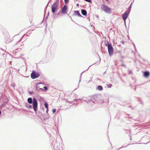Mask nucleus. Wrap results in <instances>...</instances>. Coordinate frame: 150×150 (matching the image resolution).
I'll list each match as a JSON object with an SVG mask.
<instances>
[{
	"label": "nucleus",
	"mask_w": 150,
	"mask_h": 150,
	"mask_svg": "<svg viewBox=\"0 0 150 150\" xmlns=\"http://www.w3.org/2000/svg\"><path fill=\"white\" fill-rule=\"evenodd\" d=\"M81 12L83 15L84 16L87 15V12L86 10L84 9L81 10Z\"/></svg>",
	"instance_id": "nucleus-9"
},
{
	"label": "nucleus",
	"mask_w": 150,
	"mask_h": 150,
	"mask_svg": "<svg viewBox=\"0 0 150 150\" xmlns=\"http://www.w3.org/2000/svg\"><path fill=\"white\" fill-rule=\"evenodd\" d=\"M0 49L2 50V51H3V52H6V51L4 50H3V49H2V48H0Z\"/></svg>",
	"instance_id": "nucleus-30"
},
{
	"label": "nucleus",
	"mask_w": 150,
	"mask_h": 150,
	"mask_svg": "<svg viewBox=\"0 0 150 150\" xmlns=\"http://www.w3.org/2000/svg\"><path fill=\"white\" fill-rule=\"evenodd\" d=\"M16 85V84L13 83H12L11 84V86L14 88H15V86Z\"/></svg>",
	"instance_id": "nucleus-19"
},
{
	"label": "nucleus",
	"mask_w": 150,
	"mask_h": 150,
	"mask_svg": "<svg viewBox=\"0 0 150 150\" xmlns=\"http://www.w3.org/2000/svg\"><path fill=\"white\" fill-rule=\"evenodd\" d=\"M74 12L75 13H76V14L78 16H79V17H83V16H82L80 13L79 12V11H74Z\"/></svg>",
	"instance_id": "nucleus-13"
},
{
	"label": "nucleus",
	"mask_w": 150,
	"mask_h": 150,
	"mask_svg": "<svg viewBox=\"0 0 150 150\" xmlns=\"http://www.w3.org/2000/svg\"><path fill=\"white\" fill-rule=\"evenodd\" d=\"M88 69H87L86 70H88Z\"/></svg>",
	"instance_id": "nucleus-44"
},
{
	"label": "nucleus",
	"mask_w": 150,
	"mask_h": 150,
	"mask_svg": "<svg viewBox=\"0 0 150 150\" xmlns=\"http://www.w3.org/2000/svg\"><path fill=\"white\" fill-rule=\"evenodd\" d=\"M76 6H77V7H78V6H79V4H78H78H76Z\"/></svg>",
	"instance_id": "nucleus-34"
},
{
	"label": "nucleus",
	"mask_w": 150,
	"mask_h": 150,
	"mask_svg": "<svg viewBox=\"0 0 150 150\" xmlns=\"http://www.w3.org/2000/svg\"><path fill=\"white\" fill-rule=\"evenodd\" d=\"M38 84H41V83H39Z\"/></svg>",
	"instance_id": "nucleus-42"
},
{
	"label": "nucleus",
	"mask_w": 150,
	"mask_h": 150,
	"mask_svg": "<svg viewBox=\"0 0 150 150\" xmlns=\"http://www.w3.org/2000/svg\"><path fill=\"white\" fill-rule=\"evenodd\" d=\"M129 13L126 11L122 15V19L124 21L125 24L126 23V20L128 16V15Z\"/></svg>",
	"instance_id": "nucleus-7"
},
{
	"label": "nucleus",
	"mask_w": 150,
	"mask_h": 150,
	"mask_svg": "<svg viewBox=\"0 0 150 150\" xmlns=\"http://www.w3.org/2000/svg\"><path fill=\"white\" fill-rule=\"evenodd\" d=\"M92 80V77H91L90 78V80L89 81L88 83L90 82Z\"/></svg>",
	"instance_id": "nucleus-29"
},
{
	"label": "nucleus",
	"mask_w": 150,
	"mask_h": 150,
	"mask_svg": "<svg viewBox=\"0 0 150 150\" xmlns=\"http://www.w3.org/2000/svg\"><path fill=\"white\" fill-rule=\"evenodd\" d=\"M132 3H131L130 6H129L128 8V10L127 11L129 13H130L131 9V7H132Z\"/></svg>",
	"instance_id": "nucleus-16"
},
{
	"label": "nucleus",
	"mask_w": 150,
	"mask_h": 150,
	"mask_svg": "<svg viewBox=\"0 0 150 150\" xmlns=\"http://www.w3.org/2000/svg\"><path fill=\"white\" fill-rule=\"evenodd\" d=\"M62 13L63 14H66L67 13V7L66 5H64L63 7L61 8Z\"/></svg>",
	"instance_id": "nucleus-8"
},
{
	"label": "nucleus",
	"mask_w": 150,
	"mask_h": 150,
	"mask_svg": "<svg viewBox=\"0 0 150 150\" xmlns=\"http://www.w3.org/2000/svg\"><path fill=\"white\" fill-rule=\"evenodd\" d=\"M82 100H83V101H84L86 102H87V103H88V104H90V103L89 102H88V101L90 100L89 99H88L87 98H83Z\"/></svg>",
	"instance_id": "nucleus-14"
},
{
	"label": "nucleus",
	"mask_w": 150,
	"mask_h": 150,
	"mask_svg": "<svg viewBox=\"0 0 150 150\" xmlns=\"http://www.w3.org/2000/svg\"><path fill=\"white\" fill-rule=\"evenodd\" d=\"M134 47H135V44H134Z\"/></svg>",
	"instance_id": "nucleus-38"
},
{
	"label": "nucleus",
	"mask_w": 150,
	"mask_h": 150,
	"mask_svg": "<svg viewBox=\"0 0 150 150\" xmlns=\"http://www.w3.org/2000/svg\"><path fill=\"white\" fill-rule=\"evenodd\" d=\"M105 45H106V46H107V43H106V44H105Z\"/></svg>",
	"instance_id": "nucleus-39"
},
{
	"label": "nucleus",
	"mask_w": 150,
	"mask_h": 150,
	"mask_svg": "<svg viewBox=\"0 0 150 150\" xmlns=\"http://www.w3.org/2000/svg\"><path fill=\"white\" fill-rule=\"evenodd\" d=\"M21 45H22V44H21Z\"/></svg>",
	"instance_id": "nucleus-45"
},
{
	"label": "nucleus",
	"mask_w": 150,
	"mask_h": 150,
	"mask_svg": "<svg viewBox=\"0 0 150 150\" xmlns=\"http://www.w3.org/2000/svg\"><path fill=\"white\" fill-rule=\"evenodd\" d=\"M81 78H80V80L79 81V83H80V82L81 81Z\"/></svg>",
	"instance_id": "nucleus-37"
},
{
	"label": "nucleus",
	"mask_w": 150,
	"mask_h": 150,
	"mask_svg": "<svg viewBox=\"0 0 150 150\" xmlns=\"http://www.w3.org/2000/svg\"><path fill=\"white\" fill-rule=\"evenodd\" d=\"M34 93V92L33 91H29V93L30 94H32L33 93Z\"/></svg>",
	"instance_id": "nucleus-24"
},
{
	"label": "nucleus",
	"mask_w": 150,
	"mask_h": 150,
	"mask_svg": "<svg viewBox=\"0 0 150 150\" xmlns=\"http://www.w3.org/2000/svg\"><path fill=\"white\" fill-rule=\"evenodd\" d=\"M25 106L28 108L29 109H32V106L29 104H28L27 103L25 104Z\"/></svg>",
	"instance_id": "nucleus-11"
},
{
	"label": "nucleus",
	"mask_w": 150,
	"mask_h": 150,
	"mask_svg": "<svg viewBox=\"0 0 150 150\" xmlns=\"http://www.w3.org/2000/svg\"><path fill=\"white\" fill-rule=\"evenodd\" d=\"M44 106L46 109L48 108V105L46 102H45Z\"/></svg>",
	"instance_id": "nucleus-17"
},
{
	"label": "nucleus",
	"mask_w": 150,
	"mask_h": 150,
	"mask_svg": "<svg viewBox=\"0 0 150 150\" xmlns=\"http://www.w3.org/2000/svg\"><path fill=\"white\" fill-rule=\"evenodd\" d=\"M60 12H61L60 11H59V13L57 14V16H59L60 14Z\"/></svg>",
	"instance_id": "nucleus-32"
},
{
	"label": "nucleus",
	"mask_w": 150,
	"mask_h": 150,
	"mask_svg": "<svg viewBox=\"0 0 150 150\" xmlns=\"http://www.w3.org/2000/svg\"><path fill=\"white\" fill-rule=\"evenodd\" d=\"M73 101H74V100H73L72 101H69V102L71 103H73Z\"/></svg>",
	"instance_id": "nucleus-33"
},
{
	"label": "nucleus",
	"mask_w": 150,
	"mask_h": 150,
	"mask_svg": "<svg viewBox=\"0 0 150 150\" xmlns=\"http://www.w3.org/2000/svg\"><path fill=\"white\" fill-rule=\"evenodd\" d=\"M49 12H48V15H49Z\"/></svg>",
	"instance_id": "nucleus-40"
},
{
	"label": "nucleus",
	"mask_w": 150,
	"mask_h": 150,
	"mask_svg": "<svg viewBox=\"0 0 150 150\" xmlns=\"http://www.w3.org/2000/svg\"><path fill=\"white\" fill-rule=\"evenodd\" d=\"M47 18V16L46 18Z\"/></svg>",
	"instance_id": "nucleus-41"
},
{
	"label": "nucleus",
	"mask_w": 150,
	"mask_h": 150,
	"mask_svg": "<svg viewBox=\"0 0 150 150\" xmlns=\"http://www.w3.org/2000/svg\"><path fill=\"white\" fill-rule=\"evenodd\" d=\"M59 0H56L55 2L52 5V12L54 13L57 8Z\"/></svg>",
	"instance_id": "nucleus-2"
},
{
	"label": "nucleus",
	"mask_w": 150,
	"mask_h": 150,
	"mask_svg": "<svg viewBox=\"0 0 150 150\" xmlns=\"http://www.w3.org/2000/svg\"><path fill=\"white\" fill-rule=\"evenodd\" d=\"M56 111V110L55 109H53L52 110V112L53 114Z\"/></svg>",
	"instance_id": "nucleus-20"
},
{
	"label": "nucleus",
	"mask_w": 150,
	"mask_h": 150,
	"mask_svg": "<svg viewBox=\"0 0 150 150\" xmlns=\"http://www.w3.org/2000/svg\"><path fill=\"white\" fill-rule=\"evenodd\" d=\"M22 37L21 39H20L18 41V42H17L16 43V44L18 43V42H20L22 40Z\"/></svg>",
	"instance_id": "nucleus-27"
},
{
	"label": "nucleus",
	"mask_w": 150,
	"mask_h": 150,
	"mask_svg": "<svg viewBox=\"0 0 150 150\" xmlns=\"http://www.w3.org/2000/svg\"><path fill=\"white\" fill-rule=\"evenodd\" d=\"M74 100H75L76 101H77L78 100H80V101H81V99H74Z\"/></svg>",
	"instance_id": "nucleus-21"
},
{
	"label": "nucleus",
	"mask_w": 150,
	"mask_h": 150,
	"mask_svg": "<svg viewBox=\"0 0 150 150\" xmlns=\"http://www.w3.org/2000/svg\"><path fill=\"white\" fill-rule=\"evenodd\" d=\"M84 71H83L81 73V75H80V77L81 78V76H82V74L84 72Z\"/></svg>",
	"instance_id": "nucleus-36"
},
{
	"label": "nucleus",
	"mask_w": 150,
	"mask_h": 150,
	"mask_svg": "<svg viewBox=\"0 0 150 150\" xmlns=\"http://www.w3.org/2000/svg\"><path fill=\"white\" fill-rule=\"evenodd\" d=\"M36 90L38 91H42L44 90L42 88H39L38 87L36 86Z\"/></svg>",
	"instance_id": "nucleus-15"
},
{
	"label": "nucleus",
	"mask_w": 150,
	"mask_h": 150,
	"mask_svg": "<svg viewBox=\"0 0 150 150\" xmlns=\"http://www.w3.org/2000/svg\"><path fill=\"white\" fill-rule=\"evenodd\" d=\"M128 145L127 146H122V147H120V148H118L117 150H119L120 149H121L122 148H125V147H127Z\"/></svg>",
	"instance_id": "nucleus-23"
},
{
	"label": "nucleus",
	"mask_w": 150,
	"mask_h": 150,
	"mask_svg": "<svg viewBox=\"0 0 150 150\" xmlns=\"http://www.w3.org/2000/svg\"><path fill=\"white\" fill-rule=\"evenodd\" d=\"M98 100V98L96 96H94L91 97L90 100L88 101V102L90 103V105H93L96 103L97 102Z\"/></svg>",
	"instance_id": "nucleus-4"
},
{
	"label": "nucleus",
	"mask_w": 150,
	"mask_h": 150,
	"mask_svg": "<svg viewBox=\"0 0 150 150\" xmlns=\"http://www.w3.org/2000/svg\"><path fill=\"white\" fill-rule=\"evenodd\" d=\"M84 1L88 2L91 3L92 2V1L91 0H84Z\"/></svg>",
	"instance_id": "nucleus-22"
},
{
	"label": "nucleus",
	"mask_w": 150,
	"mask_h": 150,
	"mask_svg": "<svg viewBox=\"0 0 150 150\" xmlns=\"http://www.w3.org/2000/svg\"><path fill=\"white\" fill-rule=\"evenodd\" d=\"M29 104L33 103V109L35 112L37 111L38 110V103L37 99L34 98L33 100L31 98H29L27 100Z\"/></svg>",
	"instance_id": "nucleus-1"
},
{
	"label": "nucleus",
	"mask_w": 150,
	"mask_h": 150,
	"mask_svg": "<svg viewBox=\"0 0 150 150\" xmlns=\"http://www.w3.org/2000/svg\"><path fill=\"white\" fill-rule=\"evenodd\" d=\"M43 88L45 90V91H46L47 89V86H45L43 87Z\"/></svg>",
	"instance_id": "nucleus-26"
},
{
	"label": "nucleus",
	"mask_w": 150,
	"mask_h": 150,
	"mask_svg": "<svg viewBox=\"0 0 150 150\" xmlns=\"http://www.w3.org/2000/svg\"><path fill=\"white\" fill-rule=\"evenodd\" d=\"M107 86L108 87L110 88L112 86V84H107Z\"/></svg>",
	"instance_id": "nucleus-18"
},
{
	"label": "nucleus",
	"mask_w": 150,
	"mask_h": 150,
	"mask_svg": "<svg viewBox=\"0 0 150 150\" xmlns=\"http://www.w3.org/2000/svg\"><path fill=\"white\" fill-rule=\"evenodd\" d=\"M107 43H108V53L109 56H111L112 55L113 53V48L110 44L108 42H107Z\"/></svg>",
	"instance_id": "nucleus-5"
},
{
	"label": "nucleus",
	"mask_w": 150,
	"mask_h": 150,
	"mask_svg": "<svg viewBox=\"0 0 150 150\" xmlns=\"http://www.w3.org/2000/svg\"><path fill=\"white\" fill-rule=\"evenodd\" d=\"M40 75L39 73L36 72L34 70H33L31 74V78L33 79H35L39 77Z\"/></svg>",
	"instance_id": "nucleus-6"
},
{
	"label": "nucleus",
	"mask_w": 150,
	"mask_h": 150,
	"mask_svg": "<svg viewBox=\"0 0 150 150\" xmlns=\"http://www.w3.org/2000/svg\"><path fill=\"white\" fill-rule=\"evenodd\" d=\"M69 0H64V2L65 4L67 3L69 1Z\"/></svg>",
	"instance_id": "nucleus-25"
},
{
	"label": "nucleus",
	"mask_w": 150,
	"mask_h": 150,
	"mask_svg": "<svg viewBox=\"0 0 150 150\" xmlns=\"http://www.w3.org/2000/svg\"><path fill=\"white\" fill-rule=\"evenodd\" d=\"M103 87L101 86H98L96 88L97 90H98L100 91L103 90Z\"/></svg>",
	"instance_id": "nucleus-12"
},
{
	"label": "nucleus",
	"mask_w": 150,
	"mask_h": 150,
	"mask_svg": "<svg viewBox=\"0 0 150 150\" xmlns=\"http://www.w3.org/2000/svg\"><path fill=\"white\" fill-rule=\"evenodd\" d=\"M121 66H122L124 67H125V68H126V66L124 64H121Z\"/></svg>",
	"instance_id": "nucleus-28"
},
{
	"label": "nucleus",
	"mask_w": 150,
	"mask_h": 150,
	"mask_svg": "<svg viewBox=\"0 0 150 150\" xmlns=\"http://www.w3.org/2000/svg\"><path fill=\"white\" fill-rule=\"evenodd\" d=\"M101 8L106 13H110L111 12V8L108 7L107 6L104 4L101 5Z\"/></svg>",
	"instance_id": "nucleus-3"
},
{
	"label": "nucleus",
	"mask_w": 150,
	"mask_h": 150,
	"mask_svg": "<svg viewBox=\"0 0 150 150\" xmlns=\"http://www.w3.org/2000/svg\"><path fill=\"white\" fill-rule=\"evenodd\" d=\"M47 109V110H46V112L47 113L48 112V108H47L46 109Z\"/></svg>",
	"instance_id": "nucleus-35"
},
{
	"label": "nucleus",
	"mask_w": 150,
	"mask_h": 150,
	"mask_svg": "<svg viewBox=\"0 0 150 150\" xmlns=\"http://www.w3.org/2000/svg\"><path fill=\"white\" fill-rule=\"evenodd\" d=\"M132 74V72L131 71H129V74Z\"/></svg>",
	"instance_id": "nucleus-31"
},
{
	"label": "nucleus",
	"mask_w": 150,
	"mask_h": 150,
	"mask_svg": "<svg viewBox=\"0 0 150 150\" xmlns=\"http://www.w3.org/2000/svg\"><path fill=\"white\" fill-rule=\"evenodd\" d=\"M150 73L148 71H145L144 72V75L145 77H147L149 75Z\"/></svg>",
	"instance_id": "nucleus-10"
},
{
	"label": "nucleus",
	"mask_w": 150,
	"mask_h": 150,
	"mask_svg": "<svg viewBox=\"0 0 150 150\" xmlns=\"http://www.w3.org/2000/svg\"><path fill=\"white\" fill-rule=\"evenodd\" d=\"M130 139L131 140V138H130Z\"/></svg>",
	"instance_id": "nucleus-43"
}]
</instances>
